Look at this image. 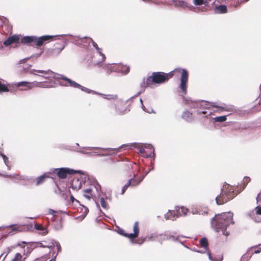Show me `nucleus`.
<instances>
[{
  "mask_svg": "<svg viewBox=\"0 0 261 261\" xmlns=\"http://www.w3.org/2000/svg\"><path fill=\"white\" fill-rule=\"evenodd\" d=\"M128 146H129V145H123L121 147H120L119 148H118L117 149H116V148L115 149H112V150L113 151V153H116L118 151H119L120 150V149L121 148H122L123 147H128ZM130 146H133V145H130Z\"/></svg>",
  "mask_w": 261,
  "mask_h": 261,
  "instance_id": "nucleus-33",
  "label": "nucleus"
},
{
  "mask_svg": "<svg viewBox=\"0 0 261 261\" xmlns=\"http://www.w3.org/2000/svg\"><path fill=\"white\" fill-rule=\"evenodd\" d=\"M22 244H23V246H22L20 244H18L17 245L19 246H21L22 247H24L25 246V245L27 244V243L25 242H22Z\"/></svg>",
  "mask_w": 261,
  "mask_h": 261,
  "instance_id": "nucleus-45",
  "label": "nucleus"
},
{
  "mask_svg": "<svg viewBox=\"0 0 261 261\" xmlns=\"http://www.w3.org/2000/svg\"><path fill=\"white\" fill-rule=\"evenodd\" d=\"M177 214L176 211H169V212L165 214V218L166 220H174L177 218Z\"/></svg>",
  "mask_w": 261,
  "mask_h": 261,
  "instance_id": "nucleus-15",
  "label": "nucleus"
},
{
  "mask_svg": "<svg viewBox=\"0 0 261 261\" xmlns=\"http://www.w3.org/2000/svg\"><path fill=\"white\" fill-rule=\"evenodd\" d=\"M146 240V238H140L139 239H138V240H137V242L136 243L139 244H142V243H143Z\"/></svg>",
  "mask_w": 261,
  "mask_h": 261,
  "instance_id": "nucleus-35",
  "label": "nucleus"
},
{
  "mask_svg": "<svg viewBox=\"0 0 261 261\" xmlns=\"http://www.w3.org/2000/svg\"><path fill=\"white\" fill-rule=\"evenodd\" d=\"M200 244L201 246L205 249L208 247L207 240L205 238H203L200 240Z\"/></svg>",
  "mask_w": 261,
  "mask_h": 261,
  "instance_id": "nucleus-26",
  "label": "nucleus"
},
{
  "mask_svg": "<svg viewBox=\"0 0 261 261\" xmlns=\"http://www.w3.org/2000/svg\"><path fill=\"white\" fill-rule=\"evenodd\" d=\"M82 181L78 178H74L71 182V187L73 189L78 190L82 188Z\"/></svg>",
  "mask_w": 261,
  "mask_h": 261,
  "instance_id": "nucleus-14",
  "label": "nucleus"
},
{
  "mask_svg": "<svg viewBox=\"0 0 261 261\" xmlns=\"http://www.w3.org/2000/svg\"><path fill=\"white\" fill-rule=\"evenodd\" d=\"M36 247L48 248L51 249L55 247V243L54 240H44L41 242H35Z\"/></svg>",
  "mask_w": 261,
  "mask_h": 261,
  "instance_id": "nucleus-8",
  "label": "nucleus"
},
{
  "mask_svg": "<svg viewBox=\"0 0 261 261\" xmlns=\"http://www.w3.org/2000/svg\"><path fill=\"white\" fill-rule=\"evenodd\" d=\"M10 249L8 248V250L6 252H5L1 254V255H0V261H4L6 257L10 252Z\"/></svg>",
  "mask_w": 261,
  "mask_h": 261,
  "instance_id": "nucleus-32",
  "label": "nucleus"
},
{
  "mask_svg": "<svg viewBox=\"0 0 261 261\" xmlns=\"http://www.w3.org/2000/svg\"><path fill=\"white\" fill-rule=\"evenodd\" d=\"M181 117L187 121H190L193 120V114L188 111H185L183 112Z\"/></svg>",
  "mask_w": 261,
  "mask_h": 261,
  "instance_id": "nucleus-16",
  "label": "nucleus"
},
{
  "mask_svg": "<svg viewBox=\"0 0 261 261\" xmlns=\"http://www.w3.org/2000/svg\"><path fill=\"white\" fill-rule=\"evenodd\" d=\"M100 95H102L103 98L107 100H116L118 98L117 94H98Z\"/></svg>",
  "mask_w": 261,
  "mask_h": 261,
  "instance_id": "nucleus-22",
  "label": "nucleus"
},
{
  "mask_svg": "<svg viewBox=\"0 0 261 261\" xmlns=\"http://www.w3.org/2000/svg\"><path fill=\"white\" fill-rule=\"evenodd\" d=\"M67 81L70 82L71 87L81 89L82 91L86 92L87 93H90L92 92V90L84 87L81 85L76 83L75 82L72 81L71 79H67Z\"/></svg>",
  "mask_w": 261,
  "mask_h": 261,
  "instance_id": "nucleus-11",
  "label": "nucleus"
},
{
  "mask_svg": "<svg viewBox=\"0 0 261 261\" xmlns=\"http://www.w3.org/2000/svg\"><path fill=\"white\" fill-rule=\"evenodd\" d=\"M126 190H127V189L125 187L123 186V187L122 189L121 194H123Z\"/></svg>",
  "mask_w": 261,
  "mask_h": 261,
  "instance_id": "nucleus-43",
  "label": "nucleus"
},
{
  "mask_svg": "<svg viewBox=\"0 0 261 261\" xmlns=\"http://www.w3.org/2000/svg\"><path fill=\"white\" fill-rule=\"evenodd\" d=\"M188 212V210L183 206L176 207V212L177 214V217L186 215Z\"/></svg>",
  "mask_w": 261,
  "mask_h": 261,
  "instance_id": "nucleus-18",
  "label": "nucleus"
},
{
  "mask_svg": "<svg viewBox=\"0 0 261 261\" xmlns=\"http://www.w3.org/2000/svg\"><path fill=\"white\" fill-rule=\"evenodd\" d=\"M58 77H59L58 79H61V80H63V82H61L60 83V84L61 85L64 86H66V87H67V86L71 87L70 82L67 80V79H69V78H67V77L64 76V75H60V74H59V76H58Z\"/></svg>",
  "mask_w": 261,
  "mask_h": 261,
  "instance_id": "nucleus-20",
  "label": "nucleus"
},
{
  "mask_svg": "<svg viewBox=\"0 0 261 261\" xmlns=\"http://www.w3.org/2000/svg\"><path fill=\"white\" fill-rule=\"evenodd\" d=\"M250 180V179L249 177H245L244 178V182H249Z\"/></svg>",
  "mask_w": 261,
  "mask_h": 261,
  "instance_id": "nucleus-42",
  "label": "nucleus"
},
{
  "mask_svg": "<svg viewBox=\"0 0 261 261\" xmlns=\"http://www.w3.org/2000/svg\"><path fill=\"white\" fill-rule=\"evenodd\" d=\"M258 248L261 251V244L259 245V247Z\"/></svg>",
  "mask_w": 261,
  "mask_h": 261,
  "instance_id": "nucleus-50",
  "label": "nucleus"
},
{
  "mask_svg": "<svg viewBox=\"0 0 261 261\" xmlns=\"http://www.w3.org/2000/svg\"><path fill=\"white\" fill-rule=\"evenodd\" d=\"M20 38L18 35H14L9 37L4 42V44L5 46H8L13 43H17L19 42Z\"/></svg>",
  "mask_w": 261,
  "mask_h": 261,
  "instance_id": "nucleus-10",
  "label": "nucleus"
},
{
  "mask_svg": "<svg viewBox=\"0 0 261 261\" xmlns=\"http://www.w3.org/2000/svg\"><path fill=\"white\" fill-rule=\"evenodd\" d=\"M33 88L34 87H39V88H48L49 86L48 85V83L45 82H38L36 81H34L33 82Z\"/></svg>",
  "mask_w": 261,
  "mask_h": 261,
  "instance_id": "nucleus-19",
  "label": "nucleus"
},
{
  "mask_svg": "<svg viewBox=\"0 0 261 261\" xmlns=\"http://www.w3.org/2000/svg\"><path fill=\"white\" fill-rule=\"evenodd\" d=\"M34 228L37 231V232L41 236H45L48 233L47 227L43 226L41 224L36 223L34 225Z\"/></svg>",
  "mask_w": 261,
  "mask_h": 261,
  "instance_id": "nucleus-9",
  "label": "nucleus"
},
{
  "mask_svg": "<svg viewBox=\"0 0 261 261\" xmlns=\"http://www.w3.org/2000/svg\"><path fill=\"white\" fill-rule=\"evenodd\" d=\"M70 199L71 201V203H73L74 201L79 202V201L77 200H76V199H75L72 195H70Z\"/></svg>",
  "mask_w": 261,
  "mask_h": 261,
  "instance_id": "nucleus-37",
  "label": "nucleus"
},
{
  "mask_svg": "<svg viewBox=\"0 0 261 261\" xmlns=\"http://www.w3.org/2000/svg\"><path fill=\"white\" fill-rule=\"evenodd\" d=\"M133 230L134 233H126L124 230L122 229H119L118 230V233L126 238H128L130 239H134L136 238L139 236V222H136L133 225Z\"/></svg>",
  "mask_w": 261,
  "mask_h": 261,
  "instance_id": "nucleus-7",
  "label": "nucleus"
},
{
  "mask_svg": "<svg viewBox=\"0 0 261 261\" xmlns=\"http://www.w3.org/2000/svg\"><path fill=\"white\" fill-rule=\"evenodd\" d=\"M92 189L87 188L84 191V196L88 199H90L92 197Z\"/></svg>",
  "mask_w": 261,
  "mask_h": 261,
  "instance_id": "nucleus-23",
  "label": "nucleus"
},
{
  "mask_svg": "<svg viewBox=\"0 0 261 261\" xmlns=\"http://www.w3.org/2000/svg\"><path fill=\"white\" fill-rule=\"evenodd\" d=\"M11 261H25V258L20 253H17Z\"/></svg>",
  "mask_w": 261,
  "mask_h": 261,
  "instance_id": "nucleus-25",
  "label": "nucleus"
},
{
  "mask_svg": "<svg viewBox=\"0 0 261 261\" xmlns=\"http://www.w3.org/2000/svg\"><path fill=\"white\" fill-rule=\"evenodd\" d=\"M1 155L4 161V162L6 164H7V163L8 161V158L4 154H2Z\"/></svg>",
  "mask_w": 261,
  "mask_h": 261,
  "instance_id": "nucleus-38",
  "label": "nucleus"
},
{
  "mask_svg": "<svg viewBox=\"0 0 261 261\" xmlns=\"http://www.w3.org/2000/svg\"><path fill=\"white\" fill-rule=\"evenodd\" d=\"M53 36L45 35L39 38L35 36H25L20 40V42L23 44L39 47L46 41H49L53 38Z\"/></svg>",
  "mask_w": 261,
  "mask_h": 261,
  "instance_id": "nucleus-4",
  "label": "nucleus"
},
{
  "mask_svg": "<svg viewBox=\"0 0 261 261\" xmlns=\"http://www.w3.org/2000/svg\"><path fill=\"white\" fill-rule=\"evenodd\" d=\"M256 214L260 215H261V207L257 206V207H256Z\"/></svg>",
  "mask_w": 261,
  "mask_h": 261,
  "instance_id": "nucleus-39",
  "label": "nucleus"
},
{
  "mask_svg": "<svg viewBox=\"0 0 261 261\" xmlns=\"http://www.w3.org/2000/svg\"><path fill=\"white\" fill-rule=\"evenodd\" d=\"M89 40L91 41L93 47L96 49L98 54L102 57V59H105V56L101 51V49L100 48L96 42H95L91 38H89Z\"/></svg>",
  "mask_w": 261,
  "mask_h": 261,
  "instance_id": "nucleus-21",
  "label": "nucleus"
},
{
  "mask_svg": "<svg viewBox=\"0 0 261 261\" xmlns=\"http://www.w3.org/2000/svg\"><path fill=\"white\" fill-rule=\"evenodd\" d=\"M140 101H141V102L142 103V99H140Z\"/></svg>",
  "mask_w": 261,
  "mask_h": 261,
  "instance_id": "nucleus-52",
  "label": "nucleus"
},
{
  "mask_svg": "<svg viewBox=\"0 0 261 261\" xmlns=\"http://www.w3.org/2000/svg\"><path fill=\"white\" fill-rule=\"evenodd\" d=\"M174 4L176 7H185L187 6V3L182 1H176L174 2Z\"/></svg>",
  "mask_w": 261,
  "mask_h": 261,
  "instance_id": "nucleus-27",
  "label": "nucleus"
},
{
  "mask_svg": "<svg viewBox=\"0 0 261 261\" xmlns=\"http://www.w3.org/2000/svg\"><path fill=\"white\" fill-rule=\"evenodd\" d=\"M49 261H51V260H49Z\"/></svg>",
  "mask_w": 261,
  "mask_h": 261,
  "instance_id": "nucleus-54",
  "label": "nucleus"
},
{
  "mask_svg": "<svg viewBox=\"0 0 261 261\" xmlns=\"http://www.w3.org/2000/svg\"><path fill=\"white\" fill-rule=\"evenodd\" d=\"M48 213H49V214H51L54 216H56V214L57 213V212H56L55 211H54L53 210L50 209L49 210V211H48Z\"/></svg>",
  "mask_w": 261,
  "mask_h": 261,
  "instance_id": "nucleus-40",
  "label": "nucleus"
},
{
  "mask_svg": "<svg viewBox=\"0 0 261 261\" xmlns=\"http://www.w3.org/2000/svg\"><path fill=\"white\" fill-rule=\"evenodd\" d=\"M214 120L216 122H224L226 120V116H222L216 117L214 118Z\"/></svg>",
  "mask_w": 261,
  "mask_h": 261,
  "instance_id": "nucleus-31",
  "label": "nucleus"
},
{
  "mask_svg": "<svg viewBox=\"0 0 261 261\" xmlns=\"http://www.w3.org/2000/svg\"><path fill=\"white\" fill-rule=\"evenodd\" d=\"M32 74L35 75H39L47 80L58 79L59 74L55 73L50 70H43L33 69Z\"/></svg>",
  "mask_w": 261,
  "mask_h": 261,
  "instance_id": "nucleus-5",
  "label": "nucleus"
},
{
  "mask_svg": "<svg viewBox=\"0 0 261 261\" xmlns=\"http://www.w3.org/2000/svg\"><path fill=\"white\" fill-rule=\"evenodd\" d=\"M76 172V171L68 168H56L53 170V173L56 174L61 179H65L67 175H73Z\"/></svg>",
  "mask_w": 261,
  "mask_h": 261,
  "instance_id": "nucleus-6",
  "label": "nucleus"
},
{
  "mask_svg": "<svg viewBox=\"0 0 261 261\" xmlns=\"http://www.w3.org/2000/svg\"><path fill=\"white\" fill-rule=\"evenodd\" d=\"M193 3L194 5L196 6L201 5L205 3V2H204L203 0H194Z\"/></svg>",
  "mask_w": 261,
  "mask_h": 261,
  "instance_id": "nucleus-34",
  "label": "nucleus"
},
{
  "mask_svg": "<svg viewBox=\"0 0 261 261\" xmlns=\"http://www.w3.org/2000/svg\"><path fill=\"white\" fill-rule=\"evenodd\" d=\"M206 112L205 111H202V112H201V114H206Z\"/></svg>",
  "mask_w": 261,
  "mask_h": 261,
  "instance_id": "nucleus-49",
  "label": "nucleus"
},
{
  "mask_svg": "<svg viewBox=\"0 0 261 261\" xmlns=\"http://www.w3.org/2000/svg\"><path fill=\"white\" fill-rule=\"evenodd\" d=\"M258 248L261 251V244L259 245V247Z\"/></svg>",
  "mask_w": 261,
  "mask_h": 261,
  "instance_id": "nucleus-51",
  "label": "nucleus"
},
{
  "mask_svg": "<svg viewBox=\"0 0 261 261\" xmlns=\"http://www.w3.org/2000/svg\"><path fill=\"white\" fill-rule=\"evenodd\" d=\"M9 91L8 87L0 81V93L8 92Z\"/></svg>",
  "mask_w": 261,
  "mask_h": 261,
  "instance_id": "nucleus-28",
  "label": "nucleus"
},
{
  "mask_svg": "<svg viewBox=\"0 0 261 261\" xmlns=\"http://www.w3.org/2000/svg\"><path fill=\"white\" fill-rule=\"evenodd\" d=\"M11 227L13 231H22L23 230L22 226L18 225H13Z\"/></svg>",
  "mask_w": 261,
  "mask_h": 261,
  "instance_id": "nucleus-30",
  "label": "nucleus"
},
{
  "mask_svg": "<svg viewBox=\"0 0 261 261\" xmlns=\"http://www.w3.org/2000/svg\"><path fill=\"white\" fill-rule=\"evenodd\" d=\"M232 213H224L216 215L212 220V225L217 232L222 231L226 237L230 234L231 226L234 224Z\"/></svg>",
  "mask_w": 261,
  "mask_h": 261,
  "instance_id": "nucleus-2",
  "label": "nucleus"
},
{
  "mask_svg": "<svg viewBox=\"0 0 261 261\" xmlns=\"http://www.w3.org/2000/svg\"><path fill=\"white\" fill-rule=\"evenodd\" d=\"M140 152L141 153H144L145 152L144 149V148H141L140 149Z\"/></svg>",
  "mask_w": 261,
  "mask_h": 261,
  "instance_id": "nucleus-46",
  "label": "nucleus"
},
{
  "mask_svg": "<svg viewBox=\"0 0 261 261\" xmlns=\"http://www.w3.org/2000/svg\"><path fill=\"white\" fill-rule=\"evenodd\" d=\"M236 195L234 193V188L227 183H224L220 194L216 197V203L218 205H222L232 199Z\"/></svg>",
  "mask_w": 261,
  "mask_h": 261,
  "instance_id": "nucleus-3",
  "label": "nucleus"
},
{
  "mask_svg": "<svg viewBox=\"0 0 261 261\" xmlns=\"http://www.w3.org/2000/svg\"><path fill=\"white\" fill-rule=\"evenodd\" d=\"M142 178L139 177L138 178H131L128 181H131V186H136L139 185L142 181Z\"/></svg>",
  "mask_w": 261,
  "mask_h": 261,
  "instance_id": "nucleus-24",
  "label": "nucleus"
},
{
  "mask_svg": "<svg viewBox=\"0 0 261 261\" xmlns=\"http://www.w3.org/2000/svg\"><path fill=\"white\" fill-rule=\"evenodd\" d=\"M33 82H20L15 84V86L18 88L20 87H25V88L23 89L24 90L33 88Z\"/></svg>",
  "mask_w": 261,
  "mask_h": 261,
  "instance_id": "nucleus-12",
  "label": "nucleus"
},
{
  "mask_svg": "<svg viewBox=\"0 0 261 261\" xmlns=\"http://www.w3.org/2000/svg\"><path fill=\"white\" fill-rule=\"evenodd\" d=\"M126 73H128L129 71V68L128 67H126Z\"/></svg>",
  "mask_w": 261,
  "mask_h": 261,
  "instance_id": "nucleus-47",
  "label": "nucleus"
},
{
  "mask_svg": "<svg viewBox=\"0 0 261 261\" xmlns=\"http://www.w3.org/2000/svg\"><path fill=\"white\" fill-rule=\"evenodd\" d=\"M64 46H62L61 47H60V48H59V49H60V50H62L64 48Z\"/></svg>",
  "mask_w": 261,
  "mask_h": 261,
  "instance_id": "nucleus-48",
  "label": "nucleus"
},
{
  "mask_svg": "<svg viewBox=\"0 0 261 261\" xmlns=\"http://www.w3.org/2000/svg\"><path fill=\"white\" fill-rule=\"evenodd\" d=\"M181 72L180 88L185 94L187 93L188 72L185 69L177 68L169 73L163 72H154L151 75L144 78L141 84V87L144 89L153 84H160L168 81L173 77L175 72Z\"/></svg>",
  "mask_w": 261,
  "mask_h": 261,
  "instance_id": "nucleus-1",
  "label": "nucleus"
},
{
  "mask_svg": "<svg viewBox=\"0 0 261 261\" xmlns=\"http://www.w3.org/2000/svg\"><path fill=\"white\" fill-rule=\"evenodd\" d=\"M260 250L259 248H258L257 249L254 250V253L257 254L260 253Z\"/></svg>",
  "mask_w": 261,
  "mask_h": 261,
  "instance_id": "nucleus-44",
  "label": "nucleus"
},
{
  "mask_svg": "<svg viewBox=\"0 0 261 261\" xmlns=\"http://www.w3.org/2000/svg\"><path fill=\"white\" fill-rule=\"evenodd\" d=\"M213 107H216V108H218V110H217L218 111H225L226 110V109L224 108V107H218V106H213Z\"/></svg>",
  "mask_w": 261,
  "mask_h": 261,
  "instance_id": "nucleus-36",
  "label": "nucleus"
},
{
  "mask_svg": "<svg viewBox=\"0 0 261 261\" xmlns=\"http://www.w3.org/2000/svg\"><path fill=\"white\" fill-rule=\"evenodd\" d=\"M49 176L47 174L45 173L43 175L40 176L36 179V185L39 186L43 183L47 178H49Z\"/></svg>",
  "mask_w": 261,
  "mask_h": 261,
  "instance_id": "nucleus-17",
  "label": "nucleus"
},
{
  "mask_svg": "<svg viewBox=\"0 0 261 261\" xmlns=\"http://www.w3.org/2000/svg\"><path fill=\"white\" fill-rule=\"evenodd\" d=\"M129 186H131V181H128L127 182L124 186L126 189L128 188Z\"/></svg>",
  "mask_w": 261,
  "mask_h": 261,
  "instance_id": "nucleus-41",
  "label": "nucleus"
},
{
  "mask_svg": "<svg viewBox=\"0 0 261 261\" xmlns=\"http://www.w3.org/2000/svg\"><path fill=\"white\" fill-rule=\"evenodd\" d=\"M260 89L261 90V84H260Z\"/></svg>",
  "mask_w": 261,
  "mask_h": 261,
  "instance_id": "nucleus-53",
  "label": "nucleus"
},
{
  "mask_svg": "<svg viewBox=\"0 0 261 261\" xmlns=\"http://www.w3.org/2000/svg\"><path fill=\"white\" fill-rule=\"evenodd\" d=\"M100 203L101 205V206L106 209V210H107L109 208V205L108 204V203L105 201V199L103 197H101L100 199Z\"/></svg>",
  "mask_w": 261,
  "mask_h": 261,
  "instance_id": "nucleus-29",
  "label": "nucleus"
},
{
  "mask_svg": "<svg viewBox=\"0 0 261 261\" xmlns=\"http://www.w3.org/2000/svg\"><path fill=\"white\" fill-rule=\"evenodd\" d=\"M227 6L224 5L216 6L214 9V12L216 14H225L227 13Z\"/></svg>",
  "mask_w": 261,
  "mask_h": 261,
  "instance_id": "nucleus-13",
  "label": "nucleus"
}]
</instances>
